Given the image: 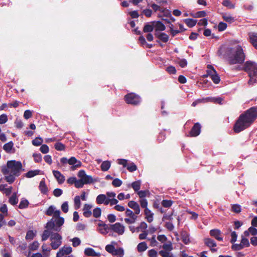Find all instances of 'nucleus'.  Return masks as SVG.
<instances>
[{"label":"nucleus","mask_w":257,"mask_h":257,"mask_svg":"<svg viewBox=\"0 0 257 257\" xmlns=\"http://www.w3.org/2000/svg\"><path fill=\"white\" fill-rule=\"evenodd\" d=\"M186 24L189 27L192 28L194 27L197 23V20L192 19H186L184 20Z\"/></svg>","instance_id":"58836bf2"},{"label":"nucleus","mask_w":257,"mask_h":257,"mask_svg":"<svg viewBox=\"0 0 257 257\" xmlns=\"http://www.w3.org/2000/svg\"><path fill=\"white\" fill-rule=\"evenodd\" d=\"M29 202L26 199L22 200L19 204V208L20 209H24L28 207Z\"/></svg>","instance_id":"3c124183"},{"label":"nucleus","mask_w":257,"mask_h":257,"mask_svg":"<svg viewBox=\"0 0 257 257\" xmlns=\"http://www.w3.org/2000/svg\"><path fill=\"white\" fill-rule=\"evenodd\" d=\"M257 117V106H253L240 115L234 125V131L238 133L248 127Z\"/></svg>","instance_id":"f257e3e1"},{"label":"nucleus","mask_w":257,"mask_h":257,"mask_svg":"<svg viewBox=\"0 0 257 257\" xmlns=\"http://www.w3.org/2000/svg\"><path fill=\"white\" fill-rule=\"evenodd\" d=\"M147 227H148L147 224L144 221H142L140 223L139 225L138 226L136 227L137 232H139L140 231L143 232V231L147 229Z\"/></svg>","instance_id":"2f4dec72"},{"label":"nucleus","mask_w":257,"mask_h":257,"mask_svg":"<svg viewBox=\"0 0 257 257\" xmlns=\"http://www.w3.org/2000/svg\"><path fill=\"white\" fill-rule=\"evenodd\" d=\"M122 182L118 178L114 179L112 182V185L115 187H118L121 185Z\"/></svg>","instance_id":"864d4df0"},{"label":"nucleus","mask_w":257,"mask_h":257,"mask_svg":"<svg viewBox=\"0 0 257 257\" xmlns=\"http://www.w3.org/2000/svg\"><path fill=\"white\" fill-rule=\"evenodd\" d=\"M46 228L47 230H50L51 231L52 230L59 231L61 230V228L56 227L53 218L47 223Z\"/></svg>","instance_id":"4468645a"},{"label":"nucleus","mask_w":257,"mask_h":257,"mask_svg":"<svg viewBox=\"0 0 257 257\" xmlns=\"http://www.w3.org/2000/svg\"><path fill=\"white\" fill-rule=\"evenodd\" d=\"M118 202V200L115 198H108L107 202H106V204H110V206H112L114 205H117Z\"/></svg>","instance_id":"052dcab7"},{"label":"nucleus","mask_w":257,"mask_h":257,"mask_svg":"<svg viewBox=\"0 0 257 257\" xmlns=\"http://www.w3.org/2000/svg\"><path fill=\"white\" fill-rule=\"evenodd\" d=\"M240 243L243 248L245 247H248L249 246V242L248 240L243 236H241V240Z\"/></svg>","instance_id":"603ef678"},{"label":"nucleus","mask_w":257,"mask_h":257,"mask_svg":"<svg viewBox=\"0 0 257 257\" xmlns=\"http://www.w3.org/2000/svg\"><path fill=\"white\" fill-rule=\"evenodd\" d=\"M210 78H211L213 82L215 84H218L220 81V77L217 74V73L214 75H212Z\"/></svg>","instance_id":"bf43d9fd"},{"label":"nucleus","mask_w":257,"mask_h":257,"mask_svg":"<svg viewBox=\"0 0 257 257\" xmlns=\"http://www.w3.org/2000/svg\"><path fill=\"white\" fill-rule=\"evenodd\" d=\"M69 164L71 166L70 169L74 171L76 169L80 168L82 166V163L77 160L75 157H72L69 159Z\"/></svg>","instance_id":"f8f14e48"},{"label":"nucleus","mask_w":257,"mask_h":257,"mask_svg":"<svg viewBox=\"0 0 257 257\" xmlns=\"http://www.w3.org/2000/svg\"><path fill=\"white\" fill-rule=\"evenodd\" d=\"M108 198H107V196L104 194H99L98 195L96 198V202L98 204H106V202H107Z\"/></svg>","instance_id":"393cba45"},{"label":"nucleus","mask_w":257,"mask_h":257,"mask_svg":"<svg viewBox=\"0 0 257 257\" xmlns=\"http://www.w3.org/2000/svg\"><path fill=\"white\" fill-rule=\"evenodd\" d=\"M124 98L127 103L133 105L139 104L141 100L140 97L134 93H131L126 95Z\"/></svg>","instance_id":"6e6552de"},{"label":"nucleus","mask_w":257,"mask_h":257,"mask_svg":"<svg viewBox=\"0 0 257 257\" xmlns=\"http://www.w3.org/2000/svg\"><path fill=\"white\" fill-rule=\"evenodd\" d=\"M43 140L41 137H37L32 141V144L35 146H39L42 144Z\"/></svg>","instance_id":"c03bdc74"},{"label":"nucleus","mask_w":257,"mask_h":257,"mask_svg":"<svg viewBox=\"0 0 257 257\" xmlns=\"http://www.w3.org/2000/svg\"><path fill=\"white\" fill-rule=\"evenodd\" d=\"M33 157L35 162L36 163H39L42 161V156L40 154L34 153Z\"/></svg>","instance_id":"6e6d98bb"},{"label":"nucleus","mask_w":257,"mask_h":257,"mask_svg":"<svg viewBox=\"0 0 257 257\" xmlns=\"http://www.w3.org/2000/svg\"><path fill=\"white\" fill-rule=\"evenodd\" d=\"M204 243L210 248L215 247L216 246L215 242L213 240L209 238H207L204 239Z\"/></svg>","instance_id":"f704fd0d"},{"label":"nucleus","mask_w":257,"mask_h":257,"mask_svg":"<svg viewBox=\"0 0 257 257\" xmlns=\"http://www.w3.org/2000/svg\"><path fill=\"white\" fill-rule=\"evenodd\" d=\"M72 249L70 246H63L62 248L60 249L59 251H61V253H64V255L65 254H69L72 252Z\"/></svg>","instance_id":"79ce46f5"},{"label":"nucleus","mask_w":257,"mask_h":257,"mask_svg":"<svg viewBox=\"0 0 257 257\" xmlns=\"http://www.w3.org/2000/svg\"><path fill=\"white\" fill-rule=\"evenodd\" d=\"M55 218L56 219L54 220L55 223L56 227H58L60 228L61 226L63 225V224L64 223V219L63 217H60V216H59V217Z\"/></svg>","instance_id":"473e14b6"},{"label":"nucleus","mask_w":257,"mask_h":257,"mask_svg":"<svg viewBox=\"0 0 257 257\" xmlns=\"http://www.w3.org/2000/svg\"><path fill=\"white\" fill-rule=\"evenodd\" d=\"M13 146L14 144L12 141H11L5 144L3 147V149L6 152L10 153L13 148Z\"/></svg>","instance_id":"ea45409f"},{"label":"nucleus","mask_w":257,"mask_h":257,"mask_svg":"<svg viewBox=\"0 0 257 257\" xmlns=\"http://www.w3.org/2000/svg\"><path fill=\"white\" fill-rule=\"evenodd\" d=\"M55 148L57 151H63L65 150V145L61 143H57L55 145Z\"/></svg>","instance_id":"13d9d810"},{"label":"nucleus","mask_w":257,"mask_h":257,"mask_svg":"<svg viewBox=\"0 0 257 257\" xmlns=\"http://www.w3.org/2000/svg\"><path fill=\"white\" fill-rule=\"evenodd\" d=\"M72 245L74 247L79 246L81 243V240L79 238L75 237L71 239Z\"/></svg>","instance_id":"5fc2aeb1"},{"label":"nucleus","mask_w":257,"mask_h":257,"mask_svg":"<svg viewBox=\"0 0 257 257\" xmlns=\"http://www.w3.org/2000/svg\"><path fill=\"white\" fill-rule=\"evenodd\" d=\"M39 172L40 170H39L29 171L27 173L26 176L28 178H32L36 175H38L39 174Z\"/></svg>","instance_id":"a18cd8bd"},{"label":"nucleus","mask_w":257,"mask_h":257,"mask_svg":"<svg viewBox=\"0 0 257 257\" xmlns=\"http://www.w3.org/2000/svg\"><path fill=\"white\" fill-rule=\"evenodd\" d=\"M92 214H93V216L95 218L99 217L101 214V208L99 207H96L94 208Z\"/></svg>","instance_id":"49530a36"},{"label":"nucleus","mask_w":257,"mask_h":257,"mask_svg":"<svg viewBox=\"0 0 257 257\" xmlns=\"http://www.w3.org/2000/svg\"><path fill=\"white\" fill-rule=\"evenodd\" d=\"M141 181L138 180L133 182L131 185H128V187H130L131 186L135 192H138L141 188Z\"/></svg>","instance_id":"c85d7f7f"},{"label":"nucleus","mask_w":257,"mask_h":257,"mask_svg":"<svg viewBox=\"0 0 257 257\" xmlns=\"http://www.w3.org/2000/svg\"><path fill=\"white\" fill-rule=\"evenodd\" d=\"M147 244L145 241L139 243L137 245L138 251L140 252L145 251L147 249Z\"/></svg>","instance_id":"7c9ffc66"},{"label":"nucleus","mask_w":257,"mask_h":257,"mask_svg":"<svg viewBox=\"0 0 257 257\" xmlns=\"http://www.w3.org/2000/svg\"><path fill=\"white\" fill-rule=\"evenodd\" d=\"M210 234L219 241L223 240V238L220 236L221 231L219 229H214L211 230L210 231Z\"/></svg>","instance_id":"412c9836"},{"label":"nucleus","mask_w":257,"mask_h":257,"mask_svg":"<svg viewBox=\"0 0 257 257\" xmlns=\"http://www.w3.org/2000/svg\"><path fill=\"white\" fill-rule=\"evenodd\" d=\"M78 177L81 178L84 184H90L97 181L95 179H93L91 176L86 175L83 170H80L78 173Z\"/></svg>","instance_id":"423d86ee"},{"label":"nucleus","mask_w":257,"mask_h":257,"mask_svg":"<svg viewBox=\"0 0 257 257\" xmlns=\"http://www.w3.org/2000/svg\"><path fill=\"white\" fill-rule=\"evenodd\" d=\"M18 198L17 196L16 193H13V194L9 198V203L13 205H15L17 204L18 202Z\"/></svg>","instance_id":"72a5a7b5"},{"label":"nucleus","mask_w":257,"mask_h":257,"mask_svg":"<svg viewBox=\"0 0 257 257\" xmlns=\"http://www.w3.org/2000/svg\"><path fill=\"white\" fill-rule=\"evenodd\" d=\"M84 253L87 256H100L101 254L96 252L93 248L90 247L86 248L84 250Z\"/></svg>","instance_id":"4be33fe9"},{"label":"nucleus","mask_w":257,"mask_h":257,"mask_svg":"<svg viewBox=\"0 0 257 257\" xmlns=\"http://www.w3.org/2000/svg\"><path fill=\"white\" fill-rule=\"evenodd\" d=\"M155 32L164 31L166 29L165 25L160 21L156 22L155 25Z\"/></svg>","instance_id":"c756f323"},{"label":"nucleus","mask_w":257,"mask_h":257,"mask_svg":"<svg viewBox=\"0 0 257 257\" xmlns=\"http://www.w3.org/2000/svg\"><path fill=\"white\" fill-rule=\"evenodd\" d=\"M110 229L114 232L117 233L118 235H122L124 233L125 227L120 223H115L110 226Z\"/></svg>","instance_id":"9d476101"},{"label":"nucleus","mask_w":257,"mask_h":257,"mask_svg":"<svg viewBox=\"0 0 257 257\" xmlns=\"http://www.w3.org/2000/svg\"><path fill=\"white\" fill-rule=\"evenodd\" d=\"M61 212L59 210L56 209L54 205H51L45 211V214L48 216L53 215V218L57 217L60 216Z\"/></svg>","instance_id":"9b49d317"},{"label":"nucleus","mask_w":257,"mask_h":257,"mask_svg":"<svg viewBox=\"0 0 257 257\" xmlns=\"http://www.w3.org/2000/svg\"><path fill=\"white\" fill-rule=\"evenodd\" d=\"M98 230L100 233L106 234L108 232L109 230V227L106 224L99 223L98 224Z\"/></svg>","instance_id":"a878e982"},{"label":"nucleus","mask_w":257,"mask_h":257,"mask_svg":"<svg viewBox=\"0 0 257 257\" xmlns=\"http://www.w3.org/2000/svg\"><path fill=\"white\" fill-rule=\"evenodd\" d=\"M53 174L55 178L56 179L59 184H61L64 182L65 180V178L63 174H62L60 171L53 170Z\"/></svg>","instance_id":"dca6fc26"},{"label":"nucleus","mask_w":257,"mask_h":257,"mask_svg":"<svg viewBox=\"0 0 257 257\" xmlns=\"http://www.w3.org/2000/svg\"><path fill=\"white\" fill-rule=\"evenodd\" d=\"M4 178H1L0 181H3L4 179L9 184H12L16 179V177L18 176L16 175H14L13 173H9L8 175H4Z\"/></svg>","instance_id":"aec40b11"},{"label":"nucleus","mask_w":257,"mask_h":257,"mask_svg":"<svg viewBox=\"0 0 257 257\" xmlns=\"http://www.w3.org/2000/svg\"><path fill=\"white\" fill-rule=\"evenodd\" d=\"M248 35L250 43L257 49V33L249 32Z\"/></svg>","instance_id":"2eb2a0df"},{"label":"nucleus","mask_w":257,"mask_h":257,"mask_svg":"<svg viewBox=\"0 0 257 257\" xmlns=\"http://www.w3.org/2000/svg\"><path fill=\"white\" fill-rule=\"evenodd\" d=\"M182 241L186 244L189 243L190 240L188 233L186 231L182 232L181 234Z\"/></svg>","instance_id":"cd10ccee"},{"label":"nucleus","mask_w":257,"mask_h":257,"mask_svg":"<svg viewBox=\"0 0 257 257\" xmlns=\"http://www.w3.org/2000/svg\"><path fill=\"white\" fill-rule=\"evenodd\" d=\"M35 236V234L34 233L33 230H29L27 233L26 239L27 240L33 239Z\"/></svg>","instance_id":"e2e57ef3"},{"label":"nucleus","mask_w":257,"mask_h":257,"mask_svg":"<svg viewBox=\"0 0 257 257\" xmlns=\"http://www.w3.org/2000/svg\"><path fill=\"white\" fill-rule=\"evenodd\" d=\"M117 163L119 165H122L124 167H126L127 169L131 172L137 170V167L134 163H127V160L125 159H119L117 160Z\"/></svg>","instance_id":"1a4fd4ad"},{"label":"nucleus","mask_w":257,"mask_h":257,"mask_svg":"<svg viewBox=\"0 0 257 257\" xmlns=\"http://www.w3.org/2000/svg\"><path fill=\"white\" fill-rule=\"evenodd\" d=\"M74 207L75 209H79L81 206V201L80 196H76L74 199Z\"/></svg>","instance_id":"37998d69"},{"label":"nucleus","mask_w":257,"mask_h":257,"mask_svg":"<svg viewBox=\"0 0 257 257\" xmlns=\"http://www.w3.org/2000/svg\"><path fill=\"white\" fill-rule=\"evenodd\" d=\"M222 18L224 21L227 23H232L235 21V19L230 14L228 13H222Z\"/></svg>","instance_id":"bb28decb"},{"label":"nucleus","mask_w":257,"mask_h":257,"mask_svg":"<svg viewBox=\"0 0 257 257\" xmlns=\"http://www.w3.org/2000/svg\"><path fill=\"white\" fill-rule=\"evenodd\" d=\"M22 168L23 166L21 162L15 160L8 161L7 166L2 168V172L4 175L13 173L14 175L19 176L22 170Z\"/></svg>","instance_id":"7ed1b4c3"},{"label":"nucleus","mask_w":257,"mask_h":257,"mask_svg":"<svg viewBox=\"0 0 257 257\" xmlns=\"http://www.w3.org/2000/svg\"><path fill=\"white\" fill-rule=\"evenodd\" d=\"M200 132L201 125L198 122H197L194 124V126L192 128L189 133V136L192 137L198 136L200 134Z\"/></svg>","instance_id":"ddd939ff"},{"label":"nucleus","mask_w":257,"mask_h":257,"mask_svg":"<svg viewBox=\"0 0 257 257\" xmlns=\"http://www.w3.org/2000/svg\"><path fill=\"white\" fill-rule=\"evenodd\" d=\"M61 208L64 213H67L69 210L68 203L67 201H65L61 205Z\"/></svg>","instance_id":"69168bd1"},{"label":"nucleus","mask_w":257,"mask_h":257,"mask_svg":"<svg viewBox=\"0 0 257 257\" xmlns=\"http://www.w3.org/2000/svg\"><path fill=\"white\" fill-rule=\"evenodd\" d=\"M144 213L147 221L149 223L152 222L154 220V213L149 208L145 209Z\"/></svg>","instance_id":"5701e85b"},{"label":"nucleus","mask_w":257,"mask_h":257,"mask_svg":"<svg viewBox=\"0 0 257 257\" xmlns=\"http://www.w3.org/2000/svg\"><path fill=\"white\" fill-rule=\"evenodd\" d=\"M110 167V162L108 161H105L102 163L101 169L103 171H107Z\"/></svg>","instance_id":"a19ab883"},{"label":"nucleus","mask_w":257,"mask_h":257,"mask_svg":"<svg viewBox=\"0 0 257 257\" xmlns=\"http://www.w3.org/2000/svg\"><path fill=\"white\" fill-rule=\"evenodd\" d=\"M40 150L42 153L47 154L49 151V148L47 145H42L40 148Z\"/></svg>","instance_id":"0e129e2a"},{"label":"nucleus","mask_w":257,"mask_h":257,"mask_svg":"<svg viewBox=\"0 0 257 257\" xmlns=\"http://www.w3.org/2000/svg\"><path fill=\"white\" fill-rule=\"evenodd\" d=\"M244 70L247 72L250 79L248 81L249 84H253L257 82V64L251 61H247L244 65Z\"/></svg>","instance_id":"20e7f679"},{"label":"nucleus","mask_w":257,"mask_h":257,"mask_svg":"<svg viewBox=\"0 0 257 257\" xmlns=\"http://www.w3.org/2000/svg\"><path fill=\"white\" fill-rule=\"evenodd\" d=\"M62 237L60 234L58 233L52 234L50 237L51 241V246L53 249H56L62 244Z\"/></svg>","instance_id":"39448f33"},{"label":"nucleus","mask_w":257,"mask_h":257,"mask_svg":"<svg viewBox=\"0 0 257 257\" xmlns=\"http://www.w3.org/2000/svg\"><path fill=\"white\" fill-rule=\"evenodd\" d=\"M163 250L171 252L173 249L172 244L171 242L163 244L162 246Z\"/></svg>","instance_id":"09e8293b"},{"label":"nucleus","mask_w":257,"mask_h":257,"mask_svg":"<svg viewBox=\"0 0 257 257\" xmlns=\"http://www.w3.org/2000/svg\"><path fill=\"white\" fill-rule=\"evenodd\" d=\"M39 188L41 192L44 194H47L49 192V189L46 184L44 179L40 181Z\"/></svg>","instance_id":"b1692460"},{"label":"nucleus","mask_w":257,"mask_h":257,"mask_svg":"<svg viewBox=\"0 0 257 257\" xmlns=\"http://www.w3.org/2000/svg\"><path fill=\"white\" fill-rule=\"evenodd\" d=\"M149 234V232L147 231V229L142 232L141 234H140L139 238L141 240L147 239V235Z\"/></svg>","instance_id":"338daca9"},{"label":"nucleus","mask_w":257,"mask_h":257,"mask_svg":"<svg viewBox=\"0 0 257 257\" xmlns=\"http://www.w3.org/2000/svg\"><path fill=\"white\" fill-rule=\"evenodd\" d=\"M155 36L164 43H166L168 41L169 36L165 33L156 32L155 33Z\"/></svg>","instance_id":"6ab92c4d"},{"label":"nucleus","mask_w":257,"mask_h":257,"mask_svg":"<svg viewBox=\"0 0 257 257\" xmlns=\"http://www.w3.org/2000/svg\"><path fill=\"white\" fill-rule=\"evenodd\" d=\"M113 255H118V256L123 257L124 255V250L122 248H115L111 253Z\"/></svg>","instance_id":"e433bc0d"},{"label":"nucleus","mask_w":257,"mask_h":257,"mask_svg":"<svg viewBox=\"0 0 257 257\" xmlns=\"http://www.w3.org/2000/svg\"><path fill=\"white\" fill-rule=\"evenodd\" d=\"M178 63L182 68H184L187 65V61L185 59H178Z\"/></svg>","instance_id":"680f3d73"},{"label":"nucleus","mask_w":257,"mask_h":257,"mask_svg":"<svg viewBox=\"0 0 257 257\" xmlns=\"http://www.w3.org/2000/svg\"><path fill=\"white\" fill-rule=\"evenodd\" d=\"M172 203H173L172 201L170 200H163L162 201V205L164 207H167V208L171 207L172 205Z\"/></svg>","instance_id":"4d7b16f0"},{"label":"nucleus","mask_w":257,"mask_h":257,"mask_svg":"<svg viewBox=\"0 0 257 257\" xmlns=\"http://www.w3.org/2000/svg\"><path fill=\"white\" fill-rule=\"evenodd\" d=\"M225 55L230 64L241 63L245 59V55L240 46H237L234 48H227Z\"/></svg>","instance_id":"f03ea898"},{"label":"nucleus","mask_w":257,"mask_h":257,"mask_svg":"<svg viewBox=\"0 0 257 257\" xmlns=\"http://www.w3.org/2000/svg\"><path fill=\"white\" fill-rule=\"evenodd\" d=\"M53 233H52L50 230L47 229L45 230L42 235V240H46L49 237H51V234Z\"/></svg>","instance_id":"4c0bfd02"},{"label":"nucleus","mask_w":257,"mask_h":257,"mask_svg":"<svg viewBox=\"0 0 257 257\" xmlns=\"http://www.w3.org/2000/svg\"><path fill=\"white\" fill-rule=\"evenodd\" d=\"M39 246V242L37 241H35L33 242V243H32L30 245L29 248H30V249H31L32 250H35L38 248Z\"/></svg>","instance_id":"774afa93"},{"label":"nucleus","mask_w":257,"mask_h":257,"mask_svg":"<svg viewBox=\"0 0 257 257\" xmlns=\"http://www.w3.org/2000/svg\"><path fill=\"white\" fill-rule=\"evenodd\" d=\"M92 208V205L89 204H85L83 208V215L85 217H90L92 215L91 209Z\"/></svg>","instance_id":"f3484780"},{"label":"nucleus","mask_w":257,"mask_h":257,"mask_svg":"<svg viewBox=\"0 0 257 257\" xmlns=\"http://www.w3.org/2000/svg\"><path fill=\"white\" fill-rule=\"evenodd\" d=\"M117 243L113 241L111 242V244H107L105 246V250L109 253H112L113 252V250L115 249L114 245L116 244Z\"/></svg>","instance_id":"c9c22d12"},{"label":"nucleus","mask_w":257,"mask_h":257,"mask_svg":"<svg viewBox=\"0 0 257 257\" xmlns=\"http://www.w3.org/2000/svg\"><path fill=\"white\" fill-rule=\"evenodd\" d=\"M128 206L133 209L136 214H139L141 211L139 204L134 201H130L128 203Z\"/></svg>","instance_id":"a211bd4d"},{"label":"nucleus","mask_w":257,"mask_h":257,"mask_svg":"<svg viewBox=\"0 0 257 257\" xmlns=\"http://www.w3.org/2000/svg\"><path fill=\"white\" fill-rule=\"evenodd\" d=\"M222 4L224 6L229 9H234V5L231 3V2L229 0H224L223 1Z\"/></svg>","instance_id":"8fccbe9b"},{"label":"nucleus","mask_w":257,"mask_h":257,"mask_svg":"<svg viewBox=\"0 0 257 257\" xmlns=\"http://www.w3.org/2000/svg\"><path fill=\"white\" fill-rule=\"evenodd\" d=\"M126 217L124 218V222L128 224L135 223L138 218L137 215L130 209H126L125 212Z\"/></svg>","instance_id":"0eeeda50"},{"label":"nucleus","mask_w":257,"mask_h":257,"mask_svg":"<svg viewBox=\"0 0 257 257\" xmlns=\"http://www.w3.org/2000/svg\"><path fill=\"white\" fill-rule=\"evenodd\" d=\"M207 73L210 77L217 73L214 68L210 65H207Z\"/></svg>","instance_id":"de8ad7c7"}]
</instances>
